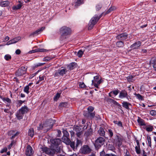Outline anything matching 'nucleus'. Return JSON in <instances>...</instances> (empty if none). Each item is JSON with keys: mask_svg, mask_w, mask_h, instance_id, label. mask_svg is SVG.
Here are the masks:
<instances>
[{"mask_svg": "<svg viewBox=\"0 0 156 156\" xmlns=\"http://www.w3.org/2000/svg\"><path fill=\"white\" fill-rule=\"evenodd\" d=\"M108 148L110 150L113 151L114 149L115 148L112 145L109 144L108 145Z\"/></svg>", "mask_w": 156, "mask_h": 156, "instance_id": "nucleus-57", "label": "nucleus"}, {"mask_svg": "<svg viewBox=\"0 0 156 156\" xmlns=\"http://www.w3.org/2000/svg\"><path fill=\"white\" fill-rule=\"evenodd\" d=\"M133 77L132 76H129L127 77V80L129 82H132L133 80Z\"/></svg>", "mask_w": 156, "mask_h": 156, "instance_id": "nucleus-51", "label": "nucleus"}, {"mask_svg": "<svg viewBox=\"0 0 156 156\" xmlns=\"http://www.w3.org/2000/svg\"><path fill=\"white\" fill-rule=\"evenodd\" d=\"M83 54V51L81 50H80L78 52L77 55L78 57L80 58L82 57Z\"/></svg>", "mask_w": 156, "mask_h": 156, "instance_id": "nucleus-45", "label": "nucleus"}, {"mask_svg": "<svg viewBox=\"0 0 156 156\" xmlns=\"http://www.w3.org/2000/svg\"><path fill=\"white\" fill-rule=\"evenodd\" d=\"M53 58L52 57L47 56L44 58L43 61H48L51 59Z\"/></svg>", "mask_w": 156, "mask_h": 156, "instance_id": "nucleus-46", "label": "nucleus"}, {"mask_svg": "<svg viewBox=\"0 0 156 156\" xmlns=\"http://www.w3.org/2000/svg\"><path fill=\"white\" fill-rule=\"evenodd\" d=\"M14 132H15L14 131L12 130V131H9L8 133L9 135H12V136L11 137L12 139L14 138V137H15V136L17 134H18L17 132L16 133L14 134Z\"/></svg>", "mask_w": 156, "mask_h": 156, "instance_id": "nucleus-30", "label": "nucleus"}, {"mask_svg": "<svg viewBox=\"0 0 156 156\" xmlns=\"http://www.w3.org/2000/svg\"><path fill=\"white\" fill-rule=\"evenodd\" d=\"M79 87L81 88H86V86L83 82H80L79 83Z\"/></svg>", "mask_w": 156, "mask_h": 156, "instance_id": "nucleus-37", "label": "nucleus"}, {"mask_svg": "<svg viewBox=\"0 0 156 156\" xmlns=\"http://www.w3.org/2000/svg\"><path fill=\"white\" fill-rule=\"evenodd\" d=\"M134 94L136 96L137 98L140 100H143V97L139 94L135 93Z\"/></svg>", "mask_w": 156, "mask_h": 156, "instance_id": "nucleus-42", "label": "nucleus"}, {"mask_svg": "<svg viewBox=\"0 0 156 156\" xmlns=\"http://www.w3.org/2000/svg\"><path fill=\"white\" fill-rule=\"evenodd\" d=\"M150 114L152 116L156 115V111L154 110H151L150 111Z\"/></svg>", "mask_w": 156, "mask_h": 156, "instance_id": "nucleus-53", "label": "nucleus"}, {"mask_svg": "<svg viewBox=\"0 0 156 156\" xmlns=\"http://www.w3.org/2000/svg\"><path fill=\"white\" fill-rule=\"evenodd\" d=\"M105 141L104 138L101 137H99L95 140L94 143V146L96 149H99L104 144Z\"/></svg>", "mask_w": 156, "mask_h": 156, "instance_id": "nucleus-3", "label": "nucleus"}, {"mask_svg": "<svg viewBox=\"0 0 156 156\" xmlns=\"http://www.w3.org/2000/svg\"><path fill=\"white\" fill-rule=\"evenodd\" d=\"M116 45L119 48H122L124 46V44L123 42L120 41L116 43Z\"/></svg>", "mask_w": 156, "mask_h": 156, "instance_id": "nucleus-32", "label": "nucleus"}, {"mask_svg": "<svg viewBox=\"0 0 156 156\" xmlns=\"http://www.w3.org/2000/svg\"><path fill=\"white\" fill-rule=\"evenodd\" d=\"M147 138L149 146L151 147V138L150 136H147Z\"/></svg>", "mask_w": 156, "mask_h": 156, "instance_id": "nucleus-52", "label": "nucleus"}, {"mask_svg": "<svg viewBox=\"0 0 156 156\" xmlns=\"http://www.w3.org/2000/svg\"><path fill=\"white\" fill-rule=\"evenodd\" d=\"M20 37H16L8 41L6 44L7 45H9L17 42L20 39Z\"/></svg>", "mask_w": 156, "mask_h": 156, "instance_id": "nucleus-14", "label": "nucleus"}, {"mask_svg": "<svg viewBox=\"0 0 156 156\" xmlns=\"http://www.w3.org/2000/svg\"><path fill=\"white\" fill-rule=\"evenodd\" d=\"M119 90H113L111 92V93H113L115 96L117 95L119 92Z\"/></svg>", "mask_w": 156, "mask_h": 156, "instance_id": "nucleus-56", "label": "nucleus"}, {"mask_svg": "<svg viewBox=\"0 0 156 156\" xmlns=\"http://www.w3.org/2000/svg\"><path fill=\"white\" fill-rule=\"evenodd\" d=\"M4 111L5 113H11V111L8 109H5Z\"/></svg>", "mask_w": 156, "mask_h": 156, "instance_id": "nucleus-62", "label": "nucleus"}, {"mask_svg": "<svg viewBox=\"0 0 156 156\" xmlns=\"http://www.w3.org/2000/svg\"><path fill=\"white\" fill-rule=\"evenodd\" d=\"M81 144V142L80 140L78 139L77 140L76 143V147L77 148L79 145Z\"/></svg>", "mask_w": 156, "mask_h": 156, "instance_id": "nucleus-55", "label": "nucleus"}, {"mask_svg": "<svg viewBox=\"0 0 156 156\" xmlns=\"http://www.w3.org/2000/svg\"><path fill=\"white\" fill-rule=\"evenodd\" d=\"M98 133L100 136H104L105 135V132L101 127L100 128L98 131Z\"/></svg>", "mask_w": 156, "mask_h": 156, "instance_id": "nucleus-23", "label": "nucleus"}, {"mask_svg": "<svg viewBox=\"0 0 156 156\" xmlns=\"http://www.w3.org/2000/svg\"><path fill=\"white\" fill-rule=\"evenodd\" d=\"M69 145H70V146L72 148L74 149L75 148V142H74L71 141V142L70 143Z\"/></svg>", "mask_w": 156, "mask_h": 156, "instance_id": "nucleus-58", "label": "nucleus"}, {"mask_svg": "<svg viewBox=\"0 0 156 156\" xmlns=\"http://www.w3.org/2000/svg\"><path fill=\"white\" fill-rule=\"evenodd\" d=\"M110 137L111 138L113 136V134L112 130L111 129H108V131Z\"/></svg>", "mask_w": 156, "mask_h": 156, "instance_id": "nucleus-50", "label": "nucleus"}, {"mask_svg": "<svg viewBox=\"0 0 156 156\" xmlns=\"http://www.w3.org/2000/svg\"><path fill=\"white\" fill-rule=\"evenodd\" d=\"M62 132L63 134V136L62 137H69V134L66 130L64 129Z\"/></svg>", "mask_w": 156, "mask_h": 156, "instance_id": "nucleus-36", "label": "nucleus"}, {"mask_svg": "<svg viewBox=\"0 0 156 156\" xmlns=\"http://www.w3.org/2000/svg\"><path fill=\"white\" fill-rule=\"evenodd\" d=\"M51 142L55 145L58 146L61 143V141L59 139H55L51 140Z\"/></svg>", "mask_w": 156, "mask_h": 156, "instance_id": "nucleus-16", "label": "nucleus"}, {"mask_svg": "<svg viewBox=\"0 0 156 156\" xmlns=\"http://www.w3.org/2000/svg\"><path fill=\"white\" fill-rule=\"evenodd\" d=\"M114 123L116 124H117L119 126L122 127V122L121 121H113Z\"/></svg>", "mask_w": 156, "mask_h": 156, "instance_id": "nucleus-41", "label": "nucleus"}, {"mask_svg": "<svg viewBox=\"0 0 156 156\" xmlns=\"http://www.w3.org/2000/svg\"><path fill=\"white\" fill-rule=\"evenodd\" d=\"M60 95V94L59 93H57L55 96L54 97V100L55 101H57L58 99L59 98Z\"/></svg>", "mask_w": 156, "mask_h": 156, "instance_id": "nucleus-47", "label": "nucleus"}, {"mask_svg": "<svg viewBox=\"0 0 156 156\" xmlns=\"http://www.w3.org/2000/svg\"><path fill=\"white\" fill-rule=\"evenodd\" d=\"M115 9V7H111L107 11L106 13H109V12L113 11Z\"/></svg>", "mask_w": 156, "mask_h": 156, "instance_id": "nucleus-59", "label": "nucleus"}, {"mask_svg": "<svg viewBox=\"0 0 156 156\" xmlns=\"http://www.w3.org/2000/svg\"><path fill=\"white\" fill-rule=\"evenodd\" d=\"M28 135L32 137L34 134V131L33 128H30L29 129L28 131Z\"/></svg>", "mask_w": 156, "mask_h": 156, "instance_id": "nucleus-28", "label": "nucleus"}, {"mask_svg": "<svg viewBox=\"0 0 156 156\" xmlns=\"http://www.w3.org/2000/svg\"><path fill=\"white\" fill-rule=\"evenodd\" d=\"M12 57L11 55L9 54L6 55L4 56L5 59L7 61H9L11 59Z\"/></svg>", "mask_w": 156, "mask_h": 156, "instance_id": "nucleus-39", "label": "nucleus"}, {"mask_svg": "<svg viewBox=\"0 0 156 156\" xmlns=\"http://www.w3.org/2000/svg\"><path fill=\"white\" fill-rule=\"evenodd\" d=\"M117 39L123 41L127 38V35L126 33H123L118 35L117 37Z\"/></svg>", "mask_w": 156, "mask_h": 156, "instance_id": "nucleus-13", "label": "nucleus"}, {"mask_svg": "<svg viewBox=\"0 0 156 156\" xmlns=\"http://www.w3.org/2000/svg\"><path fill=\"white\" fill-rule=\"evenodd\" d=\"M28 108L27 106H24L22 107L19 110V111L21 112L22 114H24L27 113L28 111Z\"/></svg>", "mask_w": 156, "mask_h": 156, "instance_id": "nucleus-17", "label": "nucleus"}, {"mask_svg": "<svg viewBox=\"0 0 156 156\" xmlns=\"http://www.w3.org/2000/svg\"><path fill=\"white\" fill-rule=\"evenodd\" d=\"M137 121L139 125L141 126L146 125L144 120L140 118H138V119L137 120Z\"/></svg>", "mask_w": 156, "mask_h": 156, "instance_id": "nucleus-27", "label": "nucleus"}, {"mask_svg": "<svg viewBox=\"0 0 156 156\" xmlns=\"http://www.w3.org/2000/svg\"><path fill=\"white\" fill-rule=\"evenodd\" d=\"M102 5L101 3H99L96 6V10L97 11L99 10L102 7Z\"/></svg>", "mask_w": 156, "mask_h": 156, "instance_id": "nucleus-48", "label": "nucleus"}, {"mask_svg": "<svg viewBox=\"0 0 156 156\" xmlns=\"http://www.w3.org/2000/svg\"><path fill=\"white\" fill-rule=\"evenodd\" d=\"M33 153V151L32 147L29 145H28L27 147L25 154L27 156H30Z\"/></svg>", "mask_w": 156, "mask_h": 156, "instance_id": "nucleus-10", "label": "nucleus"}, {"mask_svg": "<svg viewBox=\"0 0 156 156\" xmlns=\"http://www.w3.org/2000/svg\"><path fill=\"white\" fill-rule=\"evenodd\" d=\"M22 5L21 4H19L17 5H16L14 6L12 8V9L13 10H16L18 9H20L22 7Z\"/></svg>", "mask_w": 156, "mask_h": 156, "instance_id": "nucleus-34", "label": "nucleus"}, {"mask_svg": "<svg viewBox=\"0 0 156 156\" xmlns=\"http://www.w3.org/2000/svg\"><path fill=\"white\" fill-rule=\"evenodd\" d=\"M153 129V128L152 126H150L147 127L146 128V130L148 132L151 131Z\"/></svg>", "mask_w": 156, "mask_h": 156, "instance_id": "nucleus-54", "label": "nucleus"}, {"mask_svg": "<svg viewBox=\"0 0 156 156\" xmlns=\"http://www.w3.org/2000/svg\"><path fill=\"white\" fill-rule=\"evenodd\" d=\"M87 109L89 111L92 112L93 111V110L94 109V108L93 107H92V106H89L88 108Z\"/></svg>", "mask_w": 156, "mask_h": 156, "instance_id": "nucleus-61", "label": "nucleus"}, {"mask_svg": "<svg viewBox=\"0 0 156 156\" xmlns=\"http://www.w3.org/2000/svg\"><path fill=\"white\" fill-rule=\"evenodd\" d=\"M128 95L127 92L125 90H122L119 93V97L121 99H122L124 98H126L129 99Z\"/></svg>", "mask_w": 156, "mask_h": 156, "instance_id": "nucleus-8", "label": "nucleus"}, {"mask_svg": "<svg viewBox=\"0 0 156 156\" xmlns=\"http://www.w3.org/2000/svg\"><path fill=\"white\" fill-rule=\"evenodd\" d=\"M55 150V152L57 153H60L62 150V147H56V149Z\"/></svg>", "mask_w": 156, "mask_h": 156, "instance_id": "nucleus-44", "label": "nucleus"}, {"mask_svg": "<svg viewBox=\"0 0 156 156\" xmlns=\"http://www.w3.org/2000/svg\"><path fill=\"white\" fill-rule=\"evenodd\" d=\"M67 105V103L66 102H62L59 105L60 108L66 107Z\"/></svg>", "mask_w": 156, "mask_h": 156, "instance_id": "nucleus-38", "label": "nucleus"}, {"mask_svg": "<svg viewBox=\"0 0 156 156\" xmlns=\"http://www.w3.org/2000/svg\"><path fill=\"white\" fill-rule=\"evenodd\" d=\"M55 122V121L54 120L49 119L45 122L43 124H40L39 126L37 127V129L40 130L45 129L47 131H48L52 128L53 125Z\"/></svg>", "mask_w": 156, "mask_h": 156, "instance_id": "nucleus-1", "label": "nucleus"}, {"mask_svg": "<svg viewBox=\"0 0 156 156\" xmlns=\"http://www.w3.org/2000/svg\"><path fill=\"white\" fill-rule=\"evenodd\" d=\"M44 29V27H42L41 28L35 31L29 35L30 37L34 36L37 35L39 34L41 31H42Z\"/></svg>", "mask_w": 156, "mask_h": 156, "instance_id": "nucleus-11", "label": "nucleus"}, {"mask_svg": "<svg viewBox=\"0 0 156 156\" xmlns=\"http://www.w3.org/2000/svg\"><path fill=\"white\" fill-rule=\"evenodd\" d=\"M23 116V114H22V113L19 111L17 112L16 114V116L18 119H22Z\"/></svg>", "mask_w": 156, "mask_h": 156, "instance_id": "nucleus-26", "label": "nucleus"}, {"mask_svg": "<svg viewBox=\"0 0 156 156\" xmlns=\"http://www.w3.org/2000/svg\"><path fill=\"white\" fill-rule=\"evenodd\" d=\"M102 82V80L101 79L98 80V81L96 83H94L93 85L95 87L97 88L98 89L99 88L98 86Z\"/></svg>", "mask_w": 156, "mask_h": 156, "instance_id": "nucleus-31", "label": "nucleus"}, {"mask_svg": "<svg viewBox=\"0 0 156 156\" xmlns=\"http://www.w3.org/2000/svg\"><path fill=\"white\" fill-rule=\"evenodd\" d=\"M0 98H1L3 101L6 103H10L11 102V99L9 98H2V96H0Z\"/></svg>", "mask_w": 156, "mask_h": 156, "instance_id": "nucleus-29", "label": "nucleus"}, {"mask_svg": "<svg viewBox=\"0 0 156 156\" xmlns=\"http://www.w3.org/2000/svg\"><path fill=\"white\" fill-rule=\"evenodd\" d=\"M18 102L17 105H18L19 106H20L22 104L25 102V101H22L21 100H18Z\"/></svg>", "mask_w": 156, "mask_h": 156, "instance_id": "nucleus-60", "label": "nucleus"}, {"mask_svg": "<svg viewBox=\"0 0 156 156\" xmlns=\"http://www.w3.org/2000/svg\"><path fill=\"white\" fill-rule=\"evenodd\" d=\"M67 71L65 68H61L59 69L56 70L54 74L55 77L58 76L59 75L63 76L64 74H66Z\"/></svg>", "mask_w": 156, "mask_h": 156, "instance_id": "nucleus-6", "label": "nucleus"}, {"mask_svg": "<svg viewBox=\"0 0 156 156\" xmlns=\"http://www.w3.org/2000/svg\"><path fill=\"white\" fill-rule=\"evenodd\" d=\"M9 4V2L8 0L2 1L0 2V5L2 7H6Z\"/></svg>", "mask_w": 156, "mask_h": 156, "instance_id": "nucleus-20", "label": "nucleus"}, {"mask_svg": "<svg viewBox=\"0 0 156 156\" xmlns=\"http://www.w3.org/2000/svg\"><path fill=\"white\" fill-rule=\"evenodd\" d=\"M102 15V14H101L99 17L98 18V15H95L94 17L91 18L90 22L93 23L94 24H95L98 20L101 17Z\"/></svg>", "mask_w": 156, "mask_h": 156, "instance_id": "nucleus-12", "label": "nucleus"}, {"mask_svg": "<svg viewBox=\"0 0 156 156\" xmlns=\"http://www.w3.org/2000/svg\"><path fill=\"white\" fill-rule=\"evenodd\" d=\"M46 51V50L44 49H41V48H37L34 50H33L31 51H30L29 52V53L30 54H31L33 53H34L35 52H45Z\"/></svg>", "mask_w": 156, "mask_h": 156, "instance_id": "nucleus-18", "label": "nucleus"}, {"mask_svg": "<svg viewBox=\"0 0 156 156\" xmlns=\"http://www.w3.org/2000/svg\"><path fill=\"white\" fill-rule=\"evenodd\" d=\"M84 0H76L74 6L77 8L78 6L83 4Z\"/></svg>", "mask_w": 156, "mask_h": 156, "instance_id": "nucleus-21", "label": "nucleus"}, {"mask_svg": "<svg viewBox=\"0 0 156 156\" xmlns=\"http://www.w3.org/2000/svg\"><path fill=\"white\" fill-rule=\"evenodd\" d=\"M60 33L61 34V36L65 38L67 36L70 34L71 30L69 27L64 26L60 28Z\"/></svg>", "mask_w": 156, "mask_h": 156, "instance_id": "nucleus-2", "label": "nucleus"}, {"mask_svg": "<svg viewBox=\"0 0 156 156\" xmlns=\"http://www.w3.org/2000/svg\"><path fill=\"white\" fill-rule=\"evenodd\" d=\"M141 45V43L140 41L134 43L131 46V48L133 49L138 48Z\"/></svg>", "mask_w": 156, "mask_h": 156, "instance_id": "nucleus-15", "label": "nucleus"}, {"mask_svg": "<svg viewBox=\"0 0 156 156\" xmlns=\"http://www.w3.org/2000/svg\"><path fill=\"white\" fill-rule=\"evenodd\" d=\"M29 87L28 86H25L24 88L23 91L26 93L27 94H28L29 93Z\"/></svg>", "mask_w": 156, "mask_h": 156, "instance_id": "nucleus-40", "label": "nucleus"}, {"mask_svg": "<svg viewBox=\"0 0 156 156\" xmlns=\"http://www.w3.org/2000/svg\"><path fill=\"white\" fill-rule=\"evenodd\" d=\"M7 151V148L6 147H5L3 149H2L0 151V152L2 153L5 152Z\"/></svg>", "mask_w": 156, "mask_h": 156, "instance_id": "nucleus-63", "label": "nucleus"}, {"mask_svg": "<svg viewBox=\"0 0 156 156\" xmlns=\"http://www.w3.org/2000/svg\"><path fill=\"white\" fill-rule=\"evenodd\" d=\"M123 139L121 137L116 135L114 139L113 143L115 146H117L119 148L122 145Z\"/></svg>", "mask_w": 156, "mask_h": 156, "instance_id": "nucleus-4", "label": "nucleus"}, {"mask_svg": "<svg viewBox=\"0 0 156 156\" xmlns=\"http://www.w3.org/2000/svg\"><path fill=\"white\" fill-rule=\"evenodd\" d=\"M95 24H94L92 23H91L90 21L89 23L88 24V30H91L92 29L94 26Z\"/></svg>", "mask_w": 156, "mask_h": 156, "instance_id": "nucleus-43", "label": "nucleus"}, {"mask_svg": "<svg viewBox=\"0 0 156 156\" xmlns=\"http://www.w3.org/2000/svg\"><path fill=\"white\" fill-rule=\"evenodd\" d=\"M92 130L91 128L88 129L87 132L85 133V135L87 136H89L92 134Z\"/></svg>", "mask_w": 156, "mask_h": 156, "instance_id": "nucleus-35", "label": "nucleus"}, {"mask_svg": "<svg viewBox=\"0 0 156 156\" xmlns=\"http://www.w3.org/2000/svg\"><path fill=\"white\" fill-rule=\"evenodd\" d=\"M73 130L76 132V134L78 136L80 135L81 133L80 131L81 130V129L80 127L76 126L74 128Z\"/></svg>", "mask_w": 156, "mask_h": 156, "instance_id": "nucleus-25", "label": "nucleus"}, {"mask_svg": "<svg viewBox=\"0 0 156 156\" xmlns=\"http://www.w3.org/2000/svg\"><path fill=\"white\" fill-rule=\"evenodd\" d=\"M42 151L43 152H45L49 155H53L55 154V150L54 149L43 147L42 148Z\"/></svg>", "mask_w": 156, "mask_h": 156, "instance_id": "nucleus-5", "label": "nucleus"}, {"mask_svg": "<svg viewBox=\"0 0 156 156\" xmlns=\"http://www.w3.org/2000/svg\"><path fill=\"white\" fill-rule=\"evenodd\" d=\"M91 151V149L87 145H84L81 148V152L83 154H87L90 153Z\"/></svg>", "mask_w": 156, "mask_h": 156, "instance_id": "nucleus-9", "label": "nucleus"}, {"mask_svg": "<svg viewBox=\"0 0 156 156\" xmlns=\"http://www.w3.org/2000/svg\"><path fill=\"white\" fill-rule=\"evenodd\" d=\"M62 141L67 145H69L71 141L69 137H66L62 138Z\"/></svg>", "mask_w": 156, "mask_h": 156, "instance_id": "nucleus-19", "label": "nucleus"}, {"mask_svg": "<svg viewBox=\"0 0 156 156\" xmlns=\"http://www.w3.org/2000/svg\"><path fill=\"white\" fill-rule=\"evenodd\" d=\"M122 106L127 109H129V106H131V104L127 102H123L122 103Z\"/></svg>", "mask_w": 156, "mask_h": 156, "instance_id": "nucleus-22", "label": "nucleus"}, {"mask_svg": "<svg viewBox=\"0 0 156 156\" xmlns=\"http://www.w3.org/2000/svg\"><path fill=\"white\" fill-rule=\"evenodd\" d=\"M136 151L137 154H139L140 153V146H136L135 147Z\"/></svg>", "mask_w": 156, "mask_h": 156, "instance_id": "nucleus-49", "label": "nucleus"}, {"mask_svg": "<svg viewBox=\"0 0 156 156\" xmlns=\"http://www.w3.org/2000/svg\"><path fill=\"white\" fill-rule=\"evenodd\" d=\"M85 116H86L88 118H93L95 116L94 112L91 113L88 112L86 114H84Z\"/></svg>", "mask_w": 156, "mask_h": 156, "instance_id": "nucleus-24", "label": "nucleus"}, {"mask_svg": "<svg viewBox=\"0 0 156 156\" xmlns=\"http://www.w3.org/2000/svg\"><path fill=\"white\" fill-rule=\"evenodd\" d=\"M99 79V77L98 76H94V80L92 81V85H93L94 83H96L98 80Z\"/></svg>", "mask_w": 156, "mask_h": 156, "instance_id": "nucleus-33", "label": "nucleus"}, {"mask_svg": "<svg viewBox=\"0 0 156 156\" xmlns=\"http://www.w3.org/2000/svg\"><path fill=\"white\" fill-rule=\"evenodd\" d=\"M27 68L25 67L22 66L19 69L16 73V76H20L26 73Z\"/></svg>", "mask_w": 156, "mask_h": 156, "instance_id": "nucleus-7", "label": "nucleus"}, {"mask_svg": "<svg viewBox=\"0 0 156 156\" xmlns=\"http://www.w3.org/2000/svg\"><path fill=\"white\" fill-rule=\"evenodd\" d=\"M105 156H117L116 155H115L114 154H106Z\"/></svg>", "mask_w": 156, "mask_h": 156, "instance_id": "nucleus-64", "label": "nucleus"}]
</instances>
